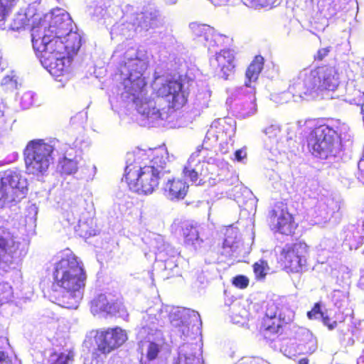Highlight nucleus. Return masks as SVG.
<instances>
[{"label": "nucleus", "instance_id": "423d86ee", "mask_svg": "<svg viewBox=\"0 0 364 364\" xmlns=\"http://www.w3.org/2000/svg\"><path fill=\"white\" fill-rule=\"evenodd\" d=\"M53 146L43 139L30 141L23 151L26 172L28 174L43 175L53 159Z\"/></svg>", "mask_w": 364, "mask_h": 364}, {"label": "nucleus", "instance_id": "2f4dec72", "mask_svg": "<svg viewBox=\"0 0 364 364\" xmlns=\"http://www.w3.org/2000/svg\"><path fill=\"white\" fill-rule=\"evenodd\" d=\"M29 25V19L23 14H17L13 19L11 23V28L14 31L24 29L26 26Z\"/></svg>", "mask_w": 364, "mask_h": 364}, {"label": "nucleus", "instance_id": "7c9ffc66", "mask_svg": "<svg viewBox=\"0 0 364 364\" xmlns=\"http://www.w3.org/2000/svg\"><path fill=\"white\" fill-rule=\"evenodd\" d=\"M173 364H203V361L193 355L179 353Z\"/></svg>", "mask_w": 364, "mask_h": 364}, {"label": "nucleus", "instance_id": "393cba45", "mask_svg": "<svg viewBox=\"0 0 364 364\" xmlns=\"http://www.w3.org/2000/svg\"><path fill=\"white\" fill-rule=\"evenodd\" d=\"M346 316L343 311L338 310L330 314L323 316V323L329 329L333 330L337 327L339 323L345 321Z\"/></svg>", "mask_w": 364, "mask_h": 364}, {"label": "nucleus", "instance_id": "6ab92c4d", "mask_svg": "<svg viewBox=\"0 0 364 364\" xmlns=\"http://www.w3.org/2000/svg\"><path fill=\"white\" fill-rule=\"evenodd\" d=\"M15 242L10 232L3 228H0V262H11L13 254L15 251Z\"/></svg>", "mask_w": 364, "mask_h": 364}, {"label": "nucleus", "instance_id": "bb28decb", "mask_svg": "<svg viewBox=\"0 0 364 364\" xmlns=\"http://www.w3.org/2000/svg\"><path fill=\"white\" fill-rule=\"evenodd\" d=\"M127 23L129 26H132L131 28L134 31H137L138 30H148V26L145 20L144 11L134 14L131 21L127 22Z\"/></svg>", "mask_w": 364, "mask_h": 364}, {"label": "nucleus", "instance_id": "f8f14e48", "mask_svg": "<svg viewBox=\"0 0 364 364\" xmlns=\"http://www.w3.org/2000/svg\"><path fill=\"white\" fill-rule=\"evenodd\" d=\"M183 83L178 79L166 80L156 90V94L159 97H168L170 106L174 109L181 108L187 101L186 97L182 90Z\"/></svg>", "mask_w": 364, "mask_h": 364}, {"label": "nucleus", "instance_id": "412c9836", "mask_svg": "<svg viewBox=\"0 0 364 364\" xmlns=\"http://www.w3.org/2000/svg\"><path fill=\"white\" fill-rule=\"evenodd\" d=\"M181 235L187 246H193L203 242L200 238L198 227L196 223H186L181 227Z\"/></svg>", "mask_w": 364, "mask_h": 364}, {"label": "nucleus", "instance_id": "7ed1b4c3", "mask_svg": "<svg viewBox=\"0 0 364 364\" xmlns=\"http://www.w3.org/2000/svg\"><path fill=\"white\" fill-rule=\"evenodd\" d=\"M341 124L338 119H329L326 123L315 127L306 137L309 151L323 159L331 156L341 139Z\"/></svg>", "mask_w": 364, "mask_h": 364}, {"label": "nucleus", "instance_id": "b1692460", "mask_svg": "<svg viewBox=\"0 0 364 364\" xmlns=\"http://www.w3.org/2000/svg\"><path fill=\"white\" fill-rule=\"evenodd\" d=\"M75 353L71 349L63 352H53L48 360L49 364H71L74 360Z\"/></svg>", "mask_w": 364, "mask_h": 364}, {"label": "nucleus", "instance_id": "37998d69", "mask_svg": "<svg viewBox=\"0 0 364 364\" xmlns=\"http://www.w3.org/2000/svg\"><path fill=\"white\" fill-rule=\"evenodd\" d=\"M246 157L247 153L246 151L243 149H238L235 152V158L237 161H241Z\"/></svg>", "mask_w": 364, "mask_h": 364}, {"label": "nucleus", "instance_id": "ddd939ff", "mask_svg": "<svg viewBox=\"0 0 364 364\" xmlns=\"http://www.w3.org/2000/svg\"><path fill=\"white\" fill-rule=\"evenodd\" d=\"M210 65L219 77L227 80L235 73V56L234 50L225 48L216 53Z\"/></svg>", "mask_w": 364, "mask_h": 364}, {"label": "nucleus", "instance_id": "cd10ccee", "mask_svg": "<svg viewBox=\"0 0 364 364\" xmlns=\"http://www.w3.org/2000/svg\"><path fill=\"white\" fill-rule=\"evenodd\" d=\"M301 341L299 344L301 353L311 354L316 350V341L311 335H306Z\"/></svg>", "mask_w": 364, "mask_h": 364}, {"label": "nucleus", "instance_id": "6e6552de", "mask_svg": "<svg viewBox=\"0 0 364 364\" xmlns=\"http://www.w3.org/2000/svg\"><path fill=\"white\" fill-rule=\"evenodd\" d=\"M309 252V245L304 240L296 238L282 247L278 262L287 273H301L306 267Z\"/></svg>", "mask_w": 364, "mask_h": 364}, {"label": "nucleus", "instance_id": "aec40b11", "mask_svg": "<svg viewBox=\"0 0 364 364\" xmlns=\"http://www.w3.org/2000/svg\"><path fill=\"white\" fill-rule=\"evenodd\" d=\"M263 65L264 58L261 55L255 56L246 70L245 82L246 87H251L252 82L257 80Z\"/></svg>", "mask_w": 364, "mask_h": 364}, {"label": "nucleus", "instance_id": "c756f323", "mask_svg": "<svg viewBox=\"0 0 364 364\" xmlns=\"http://www.w3.org/2000/svg\"><path fill=\"white\" fill-rule=\"evenodd\" d=\"M13 296L12 287L7 282H0V305L10 302Z\"/></svg>", "mask_w": 364, "mask_h": 364}, {"label": "nucleus", "instance_id": "0eeeda50", "mask_svg": "<svg viewBox=\"0 0 364 364\" xmlns=\"http://www.w3.org/2000/svg\"><path fill=\"white\" fill-rule=\"evenodd\" d=\"M293 320L292 311L283 305L272 302L267 304L259 331L265 338H270L271 336L282 334L284 328Z\"/></svg>", "mask_w": 364, "mask_h": 364}, {"label": "nucleus", "instance_id": "5701e85b", "mask_svg": "<svg viewBox=\"0 0 364 364\" xmlns=\"http://www.w3.org/2000/svg\"><path fill=\"white\" fill-rule=\"evenodd\" d=\"M257 110L255 91L250 92L249 96H244L240 105V114L245 117L254 114Z\"/></svg>", "mask_w": 364, "mask_h": 364}, {"label": "nucleus", "instance_id": "2eb2a0df", "mask_svg": "<svg viewBox=\"0 0 364 364\" xmlns=\"http://www.w3.org/2000/svg\"><path fill=\"white\" fill-rule=\"evenodd\" d=\"M1 183L11 194L12 200H16L24 196L26 191V181L18 173L14 171L5 173Z\"/></svg>", "mask_w": 364, "mask_h": 364}, {"label": "nucleus", "instance_id": "4be33fe9", "mask_svg": "<svg viewBox=\"0 0 364 364\" xmlns=\"http://www.w3.org/2000/svg\"><path fill=\"white\" fill-rule=\"evenodd\" d=\"M193 33L197 37H204L208 42V46H215L217 38L220 36L214 29L206 25H198L193 28Z\"/></svg>", "mask_w": 364, "mask_h": 364}, {"label": "nucleus", "instance_id": "a19ab883", "mask_svg": "<svg viewBox=\"0 0 364 364\" xmlns=\"http://www.w3.org/2000/svg\"><path fill=\"white\" fill-rule=\"evenodd\" d=\"M331 51V47L320 48L317 50L316 53L314 55V60L316 61H321L326 57Z\"/></svg>", "mask_w": 364, "mask_h": 364}, {"label": "nucleus", "instance_id": "de8ad7c7", "mask_svg": "<svg viewBox=\"0 0 364 364\" xmlns=\"http://www.w3.org/2000/svg\"><path fill=\"white\" fill-rule=\"evenodd\" d=\"M220 151L223 154H227L228 152V149H225L223 146H221Z\"/></svg>", "mask_w": 364, "mask_h": 364}, {"label": "nucleus", "instance_id": "ea45409f", "mask_svg": "<svg viewBox=\"0 0 364 364\" xmlns=\"http://www.w3.org/2000/svg\"><path fill=\"white\" fill-rule=\"evenodd\" d=\"M320 314L321 318L324 316V313L321 311V306L319 303L314 304L311 311L307 312V316L309 319H314L316 318V316Z\"/></svg>", "mask_w": 364, "mask_h": 364}, {"label": "nucleus", "instance_id": "49530a36", "mask_svg": "<svg viewBox=\"0 0 364 364\" xmlns=\"http://www.w3.org/2000/svg\"><path fill=\"white\" fill-rule=\"evenodd\" d=\"M178 0H163V1L167 5L175 4Z\"/></svg>", "mask_w": 364, "mask_h": 364}, {"label": "nucleus", "instance_id": "79ce46f5", "mask_svg": "<svg viewBox=\"0 0 364 364\" xmlns=\"http://www.w3.org/2000/svg\"><path fill=\"white\" fill-rule=\"evenodd\" d=\"M6 201H15V200L11 199V194L9 193V191L7 190H6V188L1 183V186H0V202L4 203Z\"/></svg>", "mask_w": 364, "mask_h": 364}, {"label": "nucleus", "instance_id": "a878e982", "mask_svg": "<svg viewBox=\"0 0 364 364\" xmlns=\"http://www.w3.org/2000/svg\"><path fill=\"white\" fill-rule=\"evenodd\" d=\"M58 168L62 174L71 175L77 171V161L75 159L63 157L58 162Z\"/></svg>", "mask_w": 364, "mask_h": 364}, {"label": "nucleus", "instance_id": "c85d7f7f", "mask_svg": "<svg viewBox=\"0 0 364 364\" xmlns=\"http://www.w3.org/2000/svg\"><path fill=\"white\" fill-rule=\"evenodd\" d=\"M255 279L257 281L264 280L267 276V270L269 269L268 263L264 259H259L252 265Z\"/></svg>", "mask_w": 364, "mask_h": 364}, {"label": "nucleus", "instance_id": "4c0bfd02", "mask_svg": "<svg viewBox=\"0 0 364 364\" xmlns=\"http://www.w3.org/2000/svg\"><path fill=\"white\" fill-rule=\"evenodd\" d=\"M15 0H0V21L6 20Z\"/></svg>", "mask_w": 364, "mask_h": 364}, {"label": "nucleus", "instance_id": "c03bdc74", "mask_svg": "<svg viewBox=\"0 0 364 364\" xmlns=\"http://www.w3.org/2000/svg\"><path fill=\"white\" fill-rule=\"evenodd\" d=\"M215 6H223L225 5L229 0H209Z\"/></svg>", "mask_w": 364, "mask_h": 364}, {"label": "nucleus", "instance_id": "4468645a", "mask_svg": "<svg viewBox=\"0 0 364 364\" xmlns=\"http://www.w3.org/2000/svg\"><path fill=\"white\" fill-rule=\"evenodd\" d=\"M110 294H99L90 303L93 314L115 315L124 309L122 298L114 299Z\"/></svg>", "mask_w": 364, "mask_h": 364}, {"label": "nucleus", "instance_id": "58836bf2", "mask_svg": "<svg viewBox=\"0 0 364 364\" xmlns=\"http://www.w3.org/2000/svg\"><path fill=\"white\" fill-rule=\"evenodd\" d=\"M232 283L235 287L242 289L248 287L249 279L245 275H237L233 277Z\"/></svg>", "mask_w": 364, "mask_h": 364}, {"label": "nucleus", "instance_id": "72a5a7b5", "mask_svg": "<svg viewBox=\"0 0 364 364\" xmlns=\"http://www.w3.org/2000/svg\"><path fill=\"white\" fill-rule=\"evenodd\" d=\"M0 364H14L12 359L5 351L6 347L9 345L6 338L0 337Z\"/></svg>", "mask_w": 364, "mask_h": 364}, {"label": "nucleus", "instance_id": "9b49d317", "mask_svg": "<svg viewBox=\"0 0 364 364\" xmlns=\"http://www.w3.org/2000/svg\"><path fill=\"white\" fill-rule=\"evenodd\" d=\"M203 149V145L197 146L195 151L190 155L182 170L183 176L189 180L192 184L197 186L203 184L210 174L207 163L200 159Z\"/></svg>", "mask_w": 364, "mask_h": 364}, {"label": "nucleus", "instance_id": "f3484780", "mask_svg": "<svg viewBox=\"0 0 364 364\" xmlns=\"http://www.w3.org/2000/svg\"><path fill=\"white\" fill-rule=\"evenodd\" d=\"M146 86V82L141 74L135 77H133L132 74H130L125 82L124 89L127 93V97H132L133 102L136 103L145 95Z\"/></svg>", "mask_w": 364, "mask_h": 364}, {"label": "nucleus", "instance_id": "20e7f679", "mask_svg": "<svg viewBox=\"0 0 364 364\" xmlns=\"http://www.w3.org/2000/svg\"><path fill=\"white\" fill-rule=\"evenodd\" d=\"M339 74L335 68L328 65L317 66L306 75L302 90L298 95L307 100L323 93L335 92L340 85Z\"/></svg>", "mask_w": 364, "mask_h": 364}, {"label": "nucleus", "instance_id": "f704fd0d", "mask_svg": "<svg viewBox=\"0 0 364 364\" xmlns=\"http://www.w3.org/2000/svg\"><path fill=\"white\" fill-rule=\"evenodd\" d=\"M215 124H218L216 127L219 129L218 133L221 132L222 133H225L229 138L232 136V134L235 129L234 125L228 123L225 119H219Z\"/></svg>", "mask_w": 364, "mask_h": 364}, {"label": "nucleus", "instance_id": "f257e3e1", "mask_svg": "<svg viewBox=\"0 0 364 364\" xmlns=\"http://www.w3.org/2000/svg\"><path fill=\"white\" fill-rule=\"evenodd\" d=\"M56 16L50 23L41 21L31 28L33 49L41 53V60L49 73L60 76L65 60L81 46L80 37L73 33L70 18Z\"/></svg>", "mask_w": 364, "mask_h": 364}, {"label": "nucleus", "instance_id": "f03ea898", "mask_svg": "<svg viewBox=\"0 0 364 364\" xmlns=\"http://www.w3.org/2000/svg\"><path fill=\"white\" fill-rule=\"evenodd\" d=\"M52 278L53 289L63 292L57 299L58 304L67 309H77L87 280L83 263L74 254L67 255L54 264Z\"/></svg>", "mask_w": 364, "mask_h": 364}, {"label": "nucleus", "instance_id": "a211bd4d", "mask_svg": "<svg viewBox=\"0 0 364 364\" xmlns=\"http://www.w3.org/2000/svg\"><path fill=\"white\" fill-rule=\"evenodd\" d=\"M143 156L149 161V164L146 165L147 166H153V168L160 172L165 168L168 159V151L164 146L149 149L143 153Z\"/></svg>", "mask_w": 364, "mask_h": 364}, {"label": "nucleus", "instance_id": "dca6fc26", "mask_svg": "<svg viewBox=\"0 0 364 364\" xmlns=\"http://www.w3.org/2000/svg\"><path fill=\"white\" fill-rule=\"evenodd\" d=\"M188 189V184L180 178L168 179L164 186L165 196L172 201L183 200L186 196Z\"/></svg>", "mask_w": 364, "mask_h": 364}, {"label": "nucleus", "instance_id": "a18cd8bd", "mask_svg": "<svg viewBox=\"0 0 364 364\" xmlns=\"http://www.w3.org/2000/svg\"><path fill=\"white\" fill-rule=\"evenodd\" d=\"M309 359L306 358H301L298 361V364H309Z\"/></svg>", "mask_w": 364, "mask_h": 364}, {"label": "nucleus", "instance_id": "c9c22d12", "mask_svg": "<svg viewBox=\"0 0 364 364\" xmlns=\"http://www.w3.org/2000/svg\"><path fill=\"white\" fill-rule=\"evenodd\" d=\"M161 351V347L159 344L156 342L151 341L149 343L147 350H146V358L149 361H152L156 359Z\"/></svg>", "mask_w": 364, "mask_h": 364}, {"label": "nucleus", "instance_id": "e433bc0d", "mask_svg": "<svg viewBox=\"0 0 364 364\" xmlns=\"http://www.w3.org/2000/svg\"><path fill=\"white\" fill-rule=\"evenodd\" d=\"M144 14L148 30L151 28L157 27L159 19L158 12L145 11Z\"/></svg>", "mask_w": 364, "mask_h": 364}, {"label": "nucleus", "instance_id": "9d476101", "mask_svg": "<svg viewBox=\"0 0 364 364\" xmlns=\"http://www.w3.org/2000/svg\"><path fill=\"white\" fill-rule=\"evenodd\" d=\"M97 348L93 353L95 358L100 355H107L122 346L127 340L124 330L119 326L97 331L95 335Z\"/></svg>", "mask_w": 364, "mask_h": 364}, {"label": "nucleus", "instance_id": "39448f33", "mask_svg": "<svg viewBox=\"0 0 364 364\" xmlns=\"http://www.w3.org/2000/svg\"><path fill=\"white\" fill-rule=\"evenodd\" d=\"M161 173L153 166L140 167L136 163H131L125 167L124 178L133 191L149 194L159 187Z\"/></svg>", "mask_w": 364, "mask_h": 364}, {"label": "nucleus", "instance_id": "1a4fd4ad", "mask_svg": "<svg viewBox=\"0 0 364 364\" xmlns=\"http://www.w3.org/2000/svg\"><path fill=\"white\" fill-rule=\"evenodd\" d=\"M267 220L272 231L283 235H293L298 228L294 215L283 202L274 204L269 212Z\"/></svg>", "mask_w": 364, "mask_h": 364}, {"label": "nucleus", "instance_id": "473e14b6", "mask_svg": "<svg viewBox=\"0 0 364 364\" xmlns=\"http://www.w3.org/2000/svg\"><path fill=\"white\" fill-rule=\"evenodd\" d=\"M246 5L261 8H272L279 4V0H243Z\"/></svg>", "mask_w": 364, "mask_h": 364}]
</instances>
